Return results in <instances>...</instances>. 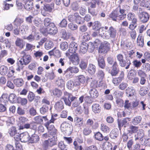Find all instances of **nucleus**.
Wrapping results in <instances>:
<instances>
[{
	"instance_id": "nucleus-5",
	"label": "nucleus",
	"mask_w": 150,
	"mask_h": 150,
	"mask_svg": "<svg viewBox=\"0 0 150 150\" xmlns=\"http://www.w3.org/2000/svg\"><path fill=\"white\" fill-rule=\"evenodd\" d=\"M66 55L69 58L70 62L74 65H76L79 64L80 59L77 53L72 54L71 55L69 53L67 52Z\"/></svg>"
},
{
	"instance_id": "nucleus-39",
	"label": "nucleus",
	"mask_w": 150,
	"mask_h": 150,
	"mask_svg": "<svg viewBox=\"0 0 150 150\" xmlns=\"http://www.w3.org/2000/svg\"><path fill=\"white\" fill-rule=\"evenodd\" d=\"M8 133L11 137H13L16 134L17 132L16 127L12 126L11 127L8 129Z\"/></svg>"
},
{
	"instance_id": "nucleus-44",
	"label": "nucleus",
	"mask_w": 150,
	"mask_h": 150,
	"mask_svg": "<svg viewBox=\"0 0 150 150\" xmlns=\"http://www.w3.org/2000/svg\"><path fill=\"white\" fill-rule=\"evenodd\" d=\"M35 97V94L32 91H29L27 96V98L29 102H32Z\"/></svg>"
},
{
	"instance_id": "nucleus-32",
	"label": "nucleus",
	"mask_w": 150,
	"mask_h": 150,
	"mask_svg": "<svg viewBox=\"0 0 150 150\" xmlns=\"http://www.w3.org/2000/svg\"><path fill=\"white\" fill-rule=\"evenodd\" d=\"M118 12L117 10H115L112 11L111 13L110 14L109 17L113 20L116 21L117 18H118Z\"/></svg>"
},
{
	"instance_id": "nucleus-9",
	"label": "nucleus",
	"mask_w": 150,
	"mask_h": 150,
	"mask_svg": "<svg viewBox=\"0 0 150 150\" xmlns=\"http://www.w3.org/2000/svg\"><path fill=\"white\" fill-rule=\"evenodd\" d=\"M40 30L45 36H47L48 34L54 35L58 32L57 29H40Z\"/></svg>"
},
{
	"instance_id": "nucleus-55",
	"label": "nucleus",
	"mask_w": 150,
	"mask_h": 150,
	"mask_svg": "<svg viewBox=\"0 0 150 150\" xmlns=\"http://www.w3.org/2000/svg\"><path fill=\"white\" fill-rule=\"evenodd\" d=\"M112 145L111 143L108 142L105 143L103 146L104 150H112Z\"/></svg>"
},
{
	"instance_id": "nucleus-10",
	"label": "nucleus",
	"mask_w": 150,
	"mask_h": 150,
	"mask_svg": "<svg viewBox=\"0 0 150 150\" xmlns=\"http://www.w3.org/2000/svg\"><path fill=\"white\" fill-rule=\"evenodd\" d=\"M78 45L74 42H71L69 46L68 52L70 54H75L78 50Z\"/></svg>"
},
{
	"instance_id": "nucleus-16",
	"label": "nucleus",
	"mask_w": 150,
	"mask_h": 150,
	"mask_svg": "<svg viewBox=\"0 0 150 150\" xmlns=\"http://www.w3.org/2000/svg\"><path fill=\"white\" fill-rule=\"evenodd\" d=\"M131 63L130 60L129 59H127L125 60L123 59L119 63L120 66L122 67H126L125 68L126 69H129Z\"/></svg>"
},
{
	"instance_id": "nucleus-25",
	"label": "nucleus",
	"mask_w": 150,
	"mask_h": 150,
	"mask_svg": "<svg viewBox=\"0 0 150 150\" xmlns=\"http://www.w3.org/2000/svg\"><path fill=\"white\" fill-rule=\"evenodd\" d=\"M13 82L17 87H20L23 85L24 81L22 79L18 78L14 79L13 80Z\"/></svg>"
},
{
	"instance_id": "nucleus-46",
	"label": "nucleus",
	"mask_w": 150,
	"mask_h": 150,
	"mask_svg": "<svg viewBox=\"0 0 150 150\" xmlns=\"http://www.w3.org/2000/svg\"><path fill=\"white\" fill-rule=\"evenodd\" d=\"M76 79L79 80L81 83H84L86 81V78L85 76L83 75H80L76 76Z\"/></svg>"
},
{
	"instance_id": "nucleus-33",
	"label": "nucleus",
	"mask_w": 150,
	"mask_h": 150,
	"mask_svg": "<svg viewBox=\"0 0 150 150\" xmlns=\"http://www.w3.org/2000/svg\"><path fill=\"white\" fill-rule=\"evenodd\" d=\"M50 20L48 18H46L44 21V24L46 27H47L48 28H53L55 27V25L53 23H50Z\"/></svg>"
},
{
	"instance_id": "nucleus-38",
	"label": "nucleus",
	"mask_w": 150,
	"mask_h": 150,
	"mask_svg": "<svg viewBox=\"0 0 150 150\" xmlns=\"http://www.w3.org/2000/svg\"><path fill=\"white\" fill-rule=\"evenodd\" d=\"M142 119V117L140 116H136L132 119V122L134 125H137L141 122Z\"/></svg>"
},
{
	"instance_id": "nucleus-18",
	"label": "nucleus",
	"mask_w": 150,
	"mask_h": 150,
	"mask_svg": "<svg viewBox=\"0 0 150 150\" xmlns=\"http://www.w3.org/2000/svg\"><path fill=\"white\" fill-rule=\"evenodd\" d=\"M130 121V118L129 117H126L124 118L122 121H118V126L119 128L121 127L124 126V127H126V125L128 121Z\"/></svg>"
},
{
	"instance_id": "nucleus-45",
	"label": "nucleus",
	"mask_w": 150,
	"mask_h": 150,
	"mask_svg": "<svg viewBox=\"0 0 150 150\" xmlns=\"http://www.w3.org/2000/svg\"><path fill=\"white\" fill-rule=\"evenodd\" d=\"M15 71L14 69L12 66L9 67L7 73V76L9 77H12L14 75Z\"/></svg>"
},
{
	"instance_id": "nucleus-13",
	"label": "nucleus",
	"mask_w": 150,
	"mask_h": 150,
	"mask_svg": "<svg viewBox=\"0 0 150 150\" xmlns=\"http://www.w3.org/2000/svg\"><path fill=\"white\" fill-rule=\"evenodd\" d=\"M30 135L27 132H23L21 134V141L22 142H29Z\"/></svg>"
},
{
	"instance_id": "nucleus-40",
	"label": "nucleus",
	"mask_w": 150,
	"mask_h": 150,
	"mask_svg": "<svg viewBox=\"0 0 150 150\" xmlns=\"http://www.w3.org/2000/svg\"><path fill=\"white\" fill-rule=\"evenodd\" d=\"M94 138L97 140L101 141L103 140V136L99 132H96L94 134Z\"/></svg>"
},
{
	"instance_id": "nucleus-42",
	"label": "nucleus",
	"mask_w": 150,
	"mask_h": 150,
	"mask_svg": "<svg viewBox=\"0 0 150 150\" xmlns=\"http://www.w3.org/2000/svg\"><path fill=\"white\" fill-rule=\"evenodd\" d=\"M35 122L37 124H40L43 123V120L42 117L38 116L35 117L34 118Z\"/></svg>"
},
{
	"instance_id": "nucleus-35",
	"label": "nucleus",
	"mask_w": 150,
	"mask_h": 150,
	"mask_svg": "<svg viewBox=\"0 0 150 150\" xmlns=\"http://www.w3.org/2000/svg\"><path fill=\"white\" fill-rule=\"evenodd\" d=\"M37 33L35 29H33L32 34L29 35L26 38V39L30 41L34 40L35 39L34 36L35 35H36Z\"/></svg>"
},
{
	"instance_id": "nucleus-64",
	"label": "nucleus",
	"mask_w": 150,
	"mask_h": 150,
	"mask_svg": "<svg viewBox=\"0 0 150 150\" xmlns=\"http://www.w3.org/2000/svg\"><path fill=\"white\" fill-rule=\"evenodd\" d=\"M116 102L117 105L120 107H122L124 104L123 100L121 98H117L116 100Z\"/></svg>"
},
{
	"instance_id": "nucleus-17",
	"label": "nucleus",
	"mask_w": 150,
	"mask_h": 150,
	"mask_svg": "<svg viewBox=\"0 0 150 150\" xmlns=\"http://www.w3.org/2000/svg\"><path fill=\"white\" fill-rule=\"evenodd\" d=\"M88 48V44L86 42H81L79 51V53L83 54L85 53L87 51Z\"/></svg>"
},
{
	"instance_id": "nucleus-6",
	"label": "nucleus",
	"mask_w": 150,
	"mask_h": 150,
	"mask_svg": "<svg viewBox=\"0 0 150 150\" xmlns=\"http://www.w3.org/2000/svg\"><path fill=\"white\" fill-rule=\"evenodd\" d=\"M50 123L46 122L45 123L44 126L46 128L50 134L54 137L57 134V130L55 128L54 125H50Z\"/></svg>"
},
{
	"instance_id": "nucleus-36",
	"label": "nucleus",
	"mask_w": 150,
	"mask_h": 150,
	"mask_svg": "<svg viewBox=\"0 0 150 150\" xmlns=\"http://www.w3.org/2000/svg\"><path fill=\"white\" fill-rule=\"evenodd\" d=\"M96 71L95 66L92 64H90L88 69V71L89 73L92 74H94Z\"/></svg>"
},
{
	"instance_id": "nucleus-49",
	"label": "nucleus",
	"mask_w": 150,
	"mask_h": 150,
	"mask_svg": "<svg viewBox=\"0 0 150 150\" xmlns=\"http://www.w3.org/2000/svg\"><path fill=\"white\" fill-rule=\"evenodd\" d=\"M107 32L110 37L114 38L115 37L116 32L115 29H109Z\"/></svg>"
},
{
	"instance_id": "nucleus-21",
	"label": "nucleus",
	"mask_w": 150,
	"mask_h": 150,
	"mask_svg": "<svg viewBox=\"0 0 150 150\" xmlns=\"http://www.w3.org/2000/svg\"><path fill=\"white\" fill-rule=\"evenodd\" d=\"M126 10L124 9H120L118 12V19L120 20H122L126 17Z\"/></svg>"
},
{
	"instance_id": "nucleus-48",
	"label": "nucleus",
	"mask_w": 150,
	"mask_h": 150,
	"mask_svg": "<svg viewBox=\"0 0 150 150\" xmlns=\"http://www.w3.org/2000/svg\"><path fill=\"white\" fill-rule=\"evenodd\" d=\"M123 80L119 77H115L113 78L112 79V83L115 86H117L119 85Z\"/></svg>"
},
{
	"instance_id": "nucleus-11",
	"label": "nucleus",
	"mask_w": 150,
	"mask_h": 150,
	"mask_svg": "<svg viewBox=\"0 0 150 150\" xmlns=\"http://www.w3.org/2000/svg\"><path fill=\"white\" fill-rule=\"evenodd\" d=\"M86 124L89 127H91L92 129H97L99 126V124L97 122H95L94 123V122L91 119H88L86 122Z\"/></svg>"
},
{
	"instance_id": "nucleus-29",
	"label": "nucleus",
	"mask_w": 150,
	"mask_h": 150,
	"mask_svg": "<svg viewBox=\"0 0 150 150\" xmlns=\"http://www.w3.org/2000/svg\"><path fill=\"white\" fill-rule=\"evenodd\" d=\"M149 91L148 88L146 86L141 87L139 90V93L142 96H144L147 94Z\"/></svg>"
},
{
	"instance_id": "nucleus-19",
	"label": "nucleus",
	"mask_w": 150,
	"mask_h": 150,
	"mask_svg": "<svg viewBox=\"0 0 150 150\" xmlns=\"http://www.w3.org/2000/svg\"><path fill=\"white\" fill-rule=\"evenodd\" d=\"M98 62L99 66L103 69L105 66V63L104 58L102 56H99L98 59Z\"/></svg>"
},
{
	"instance_id": "nucleus-52",
	"label": "nucleus",
	"mask_w": 150,
	"mask_h": 150,
	"mask_svg": "<svg viewBox=\"0 0 150 150\" xmlns=\"http://www.w3.org/2000/svg\"><path fill=\"white\" fill-rule=\"evenodd\" d=\"M23 22V20L22 19L19 18H17L15 19L14 23L15 25H16L17 27H18V26L19 27V26Z\"/></svg>"
},
{
	"instance_id": "nucleus-51",
	"label": "nucleus",
	"mask_w": 150,
	"mask_h": 150,
	"mask_svg": "<svg viewBox=\"0 0 150 150\" xmlns=\"http://www.w3.org/2000/svg\"><path fill=\"white\" fill-rule=\"evenodd\" d=\"M19 122L20 124L23 125L28 121V119L23 116H21L18 118Z\"/></svg>"
},
{
	"instance_id": "nucleus-62",
	"label": "nucleus",
	"mask_w": 150,
	"mask_h": 150,
	"mask_svg": "<svg viewBox=\"0 0 150 150\" xmlns=\"http://www.w3.org/2000/svg\"><path fill=\"white\" fill-rule=\"evenodd\" d=\"M23 40L19 38H17L15 42L16 45L20 47H23Z\"/></svg>"
},
{
	"instance_id": "nucleus-4",
	"label": "nucleus",
	"mask_w": 150,
	"mask_h": 150,
	"mask_svg": "<svg viewBox=\"0 0 150 150\" xmlns=\"http://www.w3.org/2000/svg\"><path fill=\"white\" fill-rule=\"evenodd\" d=\"M54 8V3L44 4L43 9L41 11V14L44 16H46L48 14L47 12H52Z\"/></svg>"
},
{
	"instance_id": "nucleus-47",
	"label": "nucleus",
	"mask_w": 150,
	"mask_h": 150,
	"mask_svg": "<svg viewBox=\"0 0 150 150\" xmlns=\"http://www.w3.org/2000/svg\"><path fill=\"white\" fill-rule=\"evenodd\" d=\"M73 145L74 149L75 150H82L83 149L82 146L78 144L76 141H74Z\"/></svg>"
},
{
	"instance_id": "nucleus-7",
	"label": "nucleus",
	"mask_w": 150,
	"mask_h": 150,
	"mask_svg": "<svg viewBox=\"0 0 150 150\" xmlns=\"http://www.w3.org/2000/svg\"><path fill=\"white\" fill-rule=\"evenodd\" d=\"M127 19L129 20L132 21V23L129 25V28H134L137 27V19L135 18V16L132 13H129L127 15Z\"/></svg>"
},
{
	"instance_id": "nucleus-43",
	"label": "nucleus",
	"mask_w": 150,
	"mask_h": 150,
	"mask_svg": "<svg viewBox=\"0 0 150 150\" xmlns=\"http://www.w3.org/2000/svg\"><path fill=\"white\" fill-rule=\"evenodd\" d=\"M58 146L60 149L59 150H67V145L64 144L63 141H61L58 143Z\"/></svg>"
},
{
	"instance_id": "nucleus-57",
	"label": "nucleus",
	"mask_w": 150,
	"mask_h": 150,
	"mask_svg": "<svg viewBox=\"0 0 150 150\" xmlns=\"http://www.w3.org/2000/svg\"><path fill=\"white\" fill-rule=\"evenodd\" d=\"M132 63L134 66L137 68L140 67L142 64V63L140 61L138 60L137 59L134 60L132 62Z\"/></svg>"
},
{
	"instance_id": "nucleus-37",
	"label": "nucleus",
	"mask_w": 150,
	"mask_h": 150,
	"mask_svg": "<svg viewBox=\"0 0 150 150\" xmlns=\"http://www.w3.org/2000/svg\"><path fill=\"white\" fill-rule=\"evenodd\" d=\"M49 146L48 140H45L42 142L41 146V150H47L49 149Z\"/></svg>"
},
{
	"instance_id": "nucleus-28",
	"label": "nucleus",
	"mask_w": 150,
	"mask_h": 150,
	"mask_svg": "<svg viewBox=\"0 0 150 150\" xmlns=\"http://www.w3.org/2000/svg\"><path fill=\"white\" fill-rule=\"evenodd\" d=\"M24 8L26 10L29 11L32 9L33 5V3L32 1H30L26 0L24 1Z\"/></svg>"
},
{
	"instance_id": "nucleus-12",
	"label": "nucleus",
	"mask_w": 150,
	"mask_h": 150,
	"mask_svg": "<svg viewBox=\"0 0 150 150\" xmlns=\"http://www.w3.org/2000/svg\"><path fill=\"white\" fill-rule=\"evenodd\" d=\"M54 108L58 112H60L64 108V104L63 102L61 100L55 103Z\"/></svg>"
},
{
	"instance_id": "nucleus-34",
	"label": "nucleus",
	"mask_w": 150,
	"mask_h": 150,
	"mask_svg": "<svg viewBox=\"0 0 150 150\" xmlns=\"http://www.w3.org/2000/svg\"><path fill=\"white\" fill-rule=\"evenodd\" d=\"M8 71V69L7 67L4 65H2L0 67V74L2 75H5Z\"/></svg>"
},
{
	"instance_id": "nucleus-3",
	"label": "nucleus",
	"mask_w": 150,
	"mask_h": 150,
	"mask_svg": "<svg viewBox=\"0 0 150 150\" xmlns=\"http://www.w3.org/2000/svg\"><path fill=\"white\" fill-rule=\"evenodd\" d=\"M110 49V44L107 41H104L100 43L98 48V53L103 54H106Z\"/></svg>"
},
{
	"instance_id": "nucleus-58",
	"label": "nucleus",
	"mask_w": 150,
	"mask_h": 150,
	"mask_svg": "<svg viewBox=\"0 0 150 150\" xmlns=\"http://www.w3.org/2000/svg\"><path fill=\"white\" fill-rule=\"evenodd\" d=\"M60 47L62 50H65L68 48V44L66 42H62L60 45Z\"/></svg>"
},
{
	"instance_id": "nucleus-27",
	"label": "nucleus",
	"mask_w": 150,
	"mask_h": 150,
	"mask_svg": "<svg viewBox=\"0 0 150 150\" xmlns=\"http://www.w3.org/2000/svg\"><path fill=\"white\" fill-rule=\"evenodd\" d=\"M70 33H67L65 29H62L60 31V35L61 38L64 40H67L69 38Z\"/></svg>"
},
{
	"instance_id": "nucleus-14",
	"label": "nucleus",
	"mask_w": 150,
	"mask_h": 150,
	"mask_svg": "<svg viewBox=\"0 0 150 150\" xmlns=\"http://www.w3.org/2000/svg\"><path fill=\"white\" fill-rule=\"evenodd\" d=\"M40 140V137L39 136L34 133L30 136L29 143H35L38 142Z\"/></svg>"
},
{
	"instance_id": "nucleus-50",
	"label": "nucleus",
	"mask_w": 150,
	"mask_h": 150,
	"mask_svg": "<svg viewBox=\"0 0 150 150\" xmlns=\"http://www.w3.org/2000/svg\"><path fill=\"white\" fill-rule=\"evenodd\" d=\"M67 70L69 71L71 73H77L79 71V69L75 66L70 67L67 68Z\"/></svg>"
},
{
	"instance_id": "nucleus-30",
	"label": "nucleus",
	"mask_w": 150,
	"mask_h": 150,
	"mask_svg": "<svg viewBox=\"0 0 150 150\" xmlns=\"http://www.w3.org/2000/svg\"><path fill=\"white\" fill-rule=\"evenodd\" d=\"M92 109L93 111L95 113H99L101 110V107L100 105L97 103L93 104L92 106Z\"/></svg>"
},
{
	"instance_id": "nucleus-26",
	"label": "nucleus",
	"mask_w": 150,
	"mask_h": 150,
	"mask_svg": "<svg viewBox=\"0 0 150 150\" xmlns=\"http://www.w3.org/2000/svg\"><path fill=\"white\" fill-rule=\"evenodd\" d=\"M137 75V72L135 70L131 69L130 70L127 74V78L130 80H132Z\"/></svg>"
},
{
	"instance_id": "nucleus-31",
	"label": "nucleus",
	"mask_w": 150,
	"mask_h": 150,
	"mask_svg": "<svg viewBox=\"0 0 150 150\" xmlns=\"http://www.w3.org/2000/svg\"><path fill=\"white\" fill-rule=\"evenodd\" d=\"M130 130L128 131V132L130 134H132L133 133L137 132L138 130L139 127L137 126L130 125L129 127Z\"/></svg>"
},
{
	"instance_id": "nucleus-24",
	"label": "nucleus",
	"mask_w": 150,
	"mask_h": 150,
	"mask_svg": "<svg viewBox=\"0 0 150 150\" xmlns=\"http://www.w3.org/2000/svg\"><path fill=\"white\" fill-rule=\"evenodd\" d=\"M89 94L91 97L96 98L98 96L99 93L98 91L95 88H92L89 90Z\"/></svg>"
},
{
	"instance_id": "nucleus-60",
	"label": "nucleus",
	"mask_w": 150,
	"mask_h": 150,
	"mask_svg": "<svg viewBox=\"0 0 150 150\" xmlns=\"http://www.w3.org/2000/svg\"><path fill=\"white\" fill-rule=\"evenodd\" d=\"M128 84L125 82L121 83L118 86L119 88L122 90H124L127 87Z\"/></svg>"
},
{
	"instance_id": "nucleus-20",
	"label": "nucleus",
	"mask_w": 150,
	"mask_h": 150,
	"mask_svg": "<svg viewBox=\"0 0 150 150\" xmlns=\"http://www.w3.org/2000/svg\"><path fill=\"white\" fill-rule=\"evenodd\" d=\"M74 121L75 125L78 127H81L83 125V120L81 118L76 117L74 118Z\"/></svg>"
},
{
	"instance_id": "nucleus-15",
	"label": "nucleus",
	"mask_w": 150,
	"mask_h": 150,
	"mask_svg": "<svg viewBox=\"0 0 150 150\" xmlns=\"http://www.w3.org/2000/svg\"><path fill=\"white\" fill-rule=\"evenodd\" d=\"M139 17L140 21L143 23L146 22L149 19V16L148 13L145 12H142L140 13Z\"/></svg>"
},
{
	"instance_id": "nucleus-59",
	"label": "nucleus",
	"mask_w": 150,
	"mask_h": 150,
	"mask_svg": "<svg viewBox=\"0 0 150 150\" xmlns=\"http://www.w3.org/2000/svg\"><path fill=\"white\" fill-rule=\"evenodd\" d=\"M98 82L96 79H93L92 80L90 84V86L93 88H95L98 87Z\"/></svg>"
},
{
	"instance_id": "nucleus-63",
	"label": "nucleus",
	"mask_w": 150,
	"mask_h": 150,
	"mask_svg": "<svg viewBox=\"0 0 150 150\" xmlns=\"http://www.w3.org/2000/svg\"><path fill=\"white\" fill-rule=\"evenodd\" d=\"M16 96L14 93L10 94L8 97V99L9 100L12 102H14L16 100Z\"/></svg>"
},
{
	"instance_id": "nucleus-61",
	"label": "nucleus",
	"mask_w": 150,
	"mask_h": 150,
	"mask_svg": "<svg viewBox=\"0 0 150 150\" xmlns=\"http://www.w3.org/2000/svg\"><path fill=\"white\" fill-rule=\"evenodd\" d=\"M18 101L22 105H25L27 103V100L26 98L18 97Z\"/></svg>"
},
{
	"instance_id": "nucleus-53",
	"label": "nucleus",
	"mask_w": 150,
	"mask_h": 150,
	"mask_svg": "<svg viewBox=\"0 0 150 150\" xmlns=\"http://www.w3.org/2000/svg\"><path fill=\"white\" fill-rule=\"evenodd\" d=\"M43 53L42 51H38L34 53V57L36 59H39L41 58L43 55Z\"/></svg>"
},
{
	"instance_id": "nucleus-8",
	"label": "nucleus",
	"mask_w": 150,
	"mask_h": 150,
	"mask_svg": "<svg viewBox=\"0 0 150 150\" xmlns=\"http://www.w3.org/2000/svg\"><path fill=\"white\" fill-rule=\"evenodd\" d=\"M119 71L118 65L116 61H115L112 67V69L109 71V73L112 76L117 75Z\"/></svg>"
},
{
	"instance_id": "nucleus-54",
	"label": "nucleus",
	"mask_w": 150,
	"mask_h": 150,
	"mask_svg": "<svg viewBox=\"0 0 150 150\" xmlns=\"http://www.w3.org/2000/svg\"><path fill=\"white\" fill-rule=\"evenodd\" d=\"M92 132L91 129L88 127L84 128L83 130V134L85 135H88L90 134Z\"/></svg>"
},
{
	"instance_id": "nucleus-41",
	"label": "nucleus",
	"mask_w": 150,
	"mask_h": 150,
	"mask_svg": "<svg viewBox=\"0 0 150 150\" xmlns=\"http://www.w3.org/2000/svg\"><path fill=\"white\" fill-rule=\"evenodd\" d=\"M52 93L54 96L58 98L61 97L62 94L61 91L56 88L53 91Z\"/></svg>"
},
{
	"instance_id": "nucleus-1",
	"label": "nucleus",
	"mask_w": 150,
	"mask_h": 150,
	"mask_svg": "<svg viewBox=\"0 0 150 150\" xmlns=\"http://www.w3.org/2000/svg\"><path fill=\"white\" fill-rule=\"evenodd\" d=\"M20 54L22 55V58H21V60L17 61V67L16 69L17 71H20L21 69L23 68V64L25 65H27L32 60L31 56L28 53L25 52V50H23Z\"/></svg>"
},
{
	"instance_id": "nucleus-2",
	"label": "nucleus",
	"mask_w": 150,
	"mask_h": 150,
	"mask_svg": "<svg viewBox=\"0 0 150 150\" xmlns=\"http://www.w3.org/2000/svg\"><path fill=\"white\" fill-rule=\"evenodd\" d=\"M77 98V97L74 96L71 93L66 91L64 92V96L61 99L63 100L66 105L70 106L72 102Z\"/></svg>"
},
{
	"instance_id": "nucleus-22",
	"label": "nucleus",
	"mask_w": 150,
	"mask_h": 150,
	"mask_svg": "<svg viewBox=\"0 0 150 150\" xmlns=\"http://www.w3.org/2000/svg\"><path fill=\"white\" fill-rule=\"evenodd\" d=\"M97 77L100 80V83H101L103 81V80L104 78L105 74L102 70H99L96 74Z\"/></svg>"
},
{
	"instance_id": "nucleus-23",
	"label": "nucleus",
	"mask_w": 150,
	"mask_h": 150,
	"mask_svg": "<svg viewBox=\"0 0 150 150\" xmlns=\"http://www.w3.org/2000/svg\"><path fill=\"white\" fill-rule=\"evenodd\" d=\"M100 130L104 133H108L110 131V127L105 123H101L100 125Z\"/></svg>"
},
{
	"instance_id": "nucleus-56",
	"label": "nucleus",
	"mask_w": 150,
	"mask_h": 150,
	"mask_svg": "<svg viewBox=\"0 0 150 150\" xmlns=\"http://www.w3.org/2000/svg\"><path fill=\"white\" fill-rule=\"evenodd\" d=\"M48 109L49 107L48 106L46 105H43L40 109V111L41 114H44L48 112Z\"/></svg>"
}]
</instances>
